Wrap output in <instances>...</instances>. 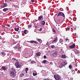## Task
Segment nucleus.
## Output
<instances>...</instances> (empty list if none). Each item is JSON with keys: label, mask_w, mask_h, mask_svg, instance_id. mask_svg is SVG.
<instances>
[{"label": "nucleus", "mask_w": 80, "mask_h": 80, "mask_svg": "<svg viewBox=\"0 0 80 80\" xmlns=\"http://www.w3.org/2000/svg\"><path fill=\"white\" fill-rule=\"evenodd\" d=\"M16 60L15 58H14V60Z\"/></svg>", "instance_id": "nucleus-63"}, {"label": "nucleus", "mask_w": 80, "mask_h": 80, "mask_svg": "<svg viewBox=\"0 0 80 80\" xmlns=\"http://www.w3.org/2000/svg\"><path fill=\"white\" fill-rule=\"evenodd\" d=\"M57 14H56L55 15L54 17V18L55 19V18L56 16H57Z\"/></svg>", "instance_id": "nucleus-43"}, {"label": "nucleus", "mask_w": 80, "mask_h": 80, "mask_svg": "<svg viewBox=\"0 0 80 80\" xmlns=\"http://www.w3.org/2000/svg\"><path fill=\"white\" fill-rule=\"evenodd\" d=\"M8 8H4L3 9V12H7V11L8 10Z\"/></svg>", "instance_id": "nucleus-18"}, {"label": "nucleus", "mask_w": 80, "mask_h": 80, "mask_svg": "<svg viewBox=\"0 0 80 80\" xmlns=\"http://www.w3.org/2000/svg\"><path fill=\"white\" fill-rule=\"evenodd\" d=\"M42 18H43V16L42 15L41 16H39L38 17V21L40 20H41Z\"/></svg>", "instance_id": "nucleus-15"}, {"label": "nucleus", "mask_w": 80, "mask_h": 80, "mask_svg": "<svg viewBox=\"0 0 80 80\" xmlns=\"http://www.w3.org/2000/svg\"><path fill=\"white\" fill-rule=\"evenodd\" d=\"M7 55H8H8H9V53L7 54Z\"/></svg>", "instance_id": "nucleus-55"}, {"label": "nucleus", "mask_w": 80, "mask_h": 80, "mask_svg": "<svg viewBox=\"0 0 80 80\" xmlns=\"http://www.w3.org/2000/svg\"><path fill=\"white\" fill-rule=\"evenodd\" d=\"M36 21V20H33V21H32V22H33V23H34V22H35Z\"/></svg>", "instance_id": "nucleus-40"}, {"label": "nucleus", "mask_w": 80, "mask_h": 80, "mask_svg": "<svg viewBox=\"0 0 80 80\" xmlns=\"http://www.w3.org/2000/svg\"><path fill=\"white\" fill-rule=\"evenodd\" d=\"M13 37H15V38H18V35H14L13 36Z\"/></svg>", "instance_id": "nucleus-21"}, {"label": "nucleus", "mask_w": 80, "mask_h": 80, "mask_svg": "<svg viewBox=\"0 0 80 80\" xmlns=\"http://www.w3.org/2000/svg\"><path fill=\"white\" fill-rule=\"evenodd\" d=\"M11 34H13V33L12 32V33H11Z\"/></svg>", "instance_id": "nucleus-61"}, {"label": "nucleus", "mask_w": 80, "mask_h": 80, "mask_svg": "<svg viewBox=\"0 0 80 80\" xmlns=\"http://www.w3.org/2000/svg\"><path fill=\"white\" fill-rule=\"evenodd\" d=\"M51 47V48H53V46H52Z\"/></svg>", "instance_id": "nucleus-50"}, {"label": "nucleus", "mask_w": 80, "mask_h": 80, "mask_svg": "<svg viewBox=\"0 0 80 80\" xmlns=\"http://www.w3.org/2000/svg\"><path fill=\"white\" fill-rule=\"evenodd\" d=\"M50 65H53V63H52V62H51L50 63Z\"/></svg>", "instance_id": "nucleus-42"}, {"label": "nucleus", "mask_w": 80, "mask_h": 80, "mask_svg": "<svg viewBox=\"0 0 80 80\" xmlns=\"http://www.w3.org/2000/svg\"><path fill=\"white\" fill-rule=\"evenodd\" d=\"M58 41V38L57 37H56V38L53 40V42H52V43H56Z\"/></svg>", "instance_id": "nucleus-7"}, {"label": "nucleus", "mask_w": 80, "mask_h": 80, "mask_svg": "<svg viewBox=\"0 0 80 80\" xmlns=\"http://www.w3.org/2000/svg\"><path fill=\"white\" fill-rule=\"evenodd\" d=\"M67 62H63L62 63V65L64 67H65V65H67Z\"/></svg>", "instance_id": "nucleus-13"}, {"label": "nucleus", "mask_w": 80, "mask_h": 80, "mask_svg": "<svg viewBox=\"0 0 80 80\" xmlns=\"http://www.w3.org/2000/svg\"><path fill=\"white\" fill-rule=\"evenodd\" d=\"M66 29L67 30H70V28L69 27H68L66 28Z\"/></svg>", "instance_id": "nucleus-33"}, {"label": "nucleus", "mask_w": 80, "mask_h": 80, "mask_svg": "<svg viewBox=\"0 0 80 80\" xmlns=\"http://www.w3.org/2000/svg\"><path fill=\"white\" fill-rule=\"evenodd\" d=\"M75 66H76V67H77V65L76 64V65H75Z\"/></svg>", "instance_id": "nucleus-56"}, {"label": "nucleus", "mask_w": 80, "mask_h": 80, "mask_svg": "<svg viewBox=\"0 0 80 80\" xmlns=\"http://www.w3.org/2000/svg\"><path fill=\"white\" fill-rule=\"evenodd\" d=\"M61 22H62V19L60 18L57 21V24H60Z\"/></svg>", "instance_id": "nucleus-11"}, {"label": "nucleus", "mask_w": 80, "mask_h": 80, "mask_svg": "<svg viewBox=\"0 0 80 80\" xmlns=\"http://www.w3.org/2000/svg\"><path fill=\"white\" fill-rule=\"evenodd\" d=\"M2 27H3V28H5V25H2Z\"/></svg>", "instance_id": "nucleus-46"}, {"label": "nucleus", "mask_w": 80, "mask_h": 80, "mask_svg": "<svg viewBox=\"0 0 80 80\" xmlns=\"http://www.w3.org/2000/svg\"><path fill=\"white\" fill-rule=\"evenodd\" d=\"M33 75L34 76H35L36 75H37V73H33Z\"/></svg>", "instance_id": "nucleus-39"}, {"label": "nucleus", "mask_w": 80, "mask_h": 80, "mask_svg": "<svg viewBox=\"0 0 80 80\" xmlns=\"http://www.w3.org/2000/svg\"><path fill=\"white\" fill-rule=\"evenodd\" d=\"M78 70L77 69H75V71H77Z\"/></svg>", "instance_id": "nucleus-52"}, {"label": "nucleus", "mask_w": 80, "mask_h": 80, "mask_svg": "<svg viewBox=\"0 0 80 80\" xmlns=\"http://www.w3.org/2000/svg\"><path fill=\"white\" fill-rule=\"evenodd\" d=\"M63 42V40L61 39L60 40H59V42L61 43H62V42Z\"/></svg>", "instance_id": "nucleus-26"}, {"label": "nucleus", "mask_w": 80, "mask_h": 80, "mask_svg": "<svg viewBox=\"0 0 80 80\" xmlns=\"http://www.w3.org/2000/svg\"><path fill=\"white\" fill-rule=\"evenodd\" d=\"M1 53L2 54V55H4V52H1Z\"/></svg>", "instance_id": "nucleus-44"}, {"label": "nucleus", "mask_w": 80, "mask_h": 80, "mask_svg": "<svg viewBox=\"0 0 80 80\" xmlns=\"http://www.w3.org/2000/svg\"><path fill=\"white\" fill-rule=\"evenodd\" d=\"M3 38L2 36L0 37V40H3Z\"/></svg>", "instance_id": "nucleus-36"}, {"label": "nucleus", "mask_w": 80, "mask_h": 80, "mask_svg": "<svg viewBox=\"0 0 80 80\" xmlns=\"http://www.w3.org/2000/svg\"><path fill=\"white\" fill-rule=\"evenodd\" d=\"M10 74L11 77H15V74L13 71H11L10 73Z\"/></svg>", "instance_id": "nucleus-6"}, {"label": "nucleus", "mask_w": 80, "mask_h": 80, "mask_svg": "<svg viewBox=\"0 0 80 80\" xmlns=\"http://www.w3.org/2000/svg\"><path fill=\"white\" fill-rule=\"evenodd\" d=\"M15 65L16 68H20L21 67V66L20 65H19L18 62H17L15 64Z\"/></svg>", "instance_id": "nucleus-5"}, {"label": "nucleus", "mask_w": 80, "mask_h": 80, "mask_svg": "<svg viewBox=\"0 0 80 80\" xmlns=\"http://www.w3.org/2000/svg\"><path fill=\"white\" fill-rule=\"evenodd\" d=\"M61 58H67V56L65 54H63L62 55Z\"/></svg>", "instance_id": "nucleus-14"}, {"label": "nucleus", "mask_w": 80, "mask_h": 80, "mask_svg": "<svg viewBox=\"0 0 80 80\" xmlns=\"http://www.w3.org/2000/svg\"><path fill=\"white\" fill-rule=\"evenodd\" d=\"M45 22L44 21H42L41 22V24L42 25H45Z\"/></svg>", "instance_id": "nucleus-16"}, {"label": "nucleus", "mask_w": 80, "mask_h": 80, "mask_svg": "<svg viewBox=\"0 0 80 80\" xmlns=\"http://www.w3.org/2000/svg\"><path fill=\"white\" fill-rule=\"evenodd\" d=\"M7 5V4L6 3H4L3 4L2 6H1V8H5V7H6Z\"/></svg>", "instance_id": "nucleus-8"}, {"label": "nucleus", "mask_w": 80, "mask_h": 80, "mask_svg": "<svg viewBox=\"0 0 80 80\" xmlns=\"http://www.w3.org/2000/svg\"><path fill=\"white\" fill-rule=\"evenodd\" d=\"M59 16H62V17H64V18H65V14H64V13H63V12H59V13L57 16V17H59Z\"/></svg>", "instance_id": "nucleus-2"}, {"label": "nucleus", "mask_w": 80, "mask_h": 80, "mask_svg": "<svg viewBox=\"0 0 80 80\" xmlns=\"http://www.w3.org/2000/svg\"><path fill=\"white\" fill-rule=\"evenodd\" d=\"M61 50H62V48H61Z\"/></svg>", "instance_id": "nucleus-58"}, {"label": "nucleus", "mask_w": 80, "mask_h": 80, "mask_svg": "<svg viewBox=\"0 0 80 80\" xmlns=\"http://www.w3.org/2000/svg\"><path fill=\"white\" fill-rule=\"evenodd\" d=\"M32 2H34V0H31Z\"/></svg>", "instance_id": "nucleus-48"}, {"label": "nucleus", "mask_w": 80, "mask_h": 80, "mask_svg": "<svg viewBox=\"0 0 80 80\" xmlns=\"http://www.w3.org/2000/svg\"><path fill=\"white\" fill-rule=\"evenodd\" d=\"M58 52L56 51L55 52L52 54V55L53 57H56L57 55Z\"/></svg>", "instance_id": "nucleus-10"}, {"label": "nucleus", "mask_w": 80, "mask_h": 80, "mask_svg": "<svg viewBox=\"0 0 80 80\" xmlns=\"http://www.w3.org/2000/svg\"><path fill=\"white\" fill-rule=\"evenodd\" d=\"M12 70L13 71H14V72H16V70H15V69H14V68H12Z\"/></svg>", "instance_id": "nucleus-30"}, {"label": "nucleus", "mask_w": 80, "mask_h": 80, "mask_svg": "<svg viewBox=\"0 0 80 80\" xmlns=\"http://www.w3.org/2000/svg\"><path fill=\"white\" fill-rule=\"evenodd\" d=\"M79 73V72H77V73Z\"/></svg>", "instance_id": "nucleus-62"}, {"label": "nucleus", "mask_w": 80, "mask_h": 80, "mask_svg": "<svg viewBox=\"0 0 80 80\" xmlns=\"http://www.w3.org/2000/svg\"><path fill=\"white\" fill-rule=\"evenodd\" d=\"M63 67V66L61 64L59 66V68H62V67Z\"/></svg>", "instance_id": "nucleus-31"}, {"label": "nucleus", "mask_w": 80, "mask_h": 80, "mask_svg": "<svg viewBox=\"0 0 80 80\" xmlns=\"http://www.w3.org/2000/svg\"><path fill=\"white\" fill-rule=\"evenodd\" d=\"M66 41L67 42H69V39H68V38H67L66 39Z\"/></svg>", "instance_id": "nucleus-35"}, {"label": "nucleus", "mask_w": 80, "mask_h": 80, "mask_svg": "<svg viewBox=\"0 0 80 80\" xmlns=\"http://www.w3.org/2000/svg\"><path fill=\"white\" fill-rule=\"evenodd\" d=\"M46 62H47V60H44L42 61V63H46Z\"/></svg>", "instance_id": "nucleus-28"}, {"label": "nucleus", "mask_w": 80, "mask_h": 80, "mask_svg": "<svg viewBox=\"0 0 80 80\" xmlns=\"http://www.w3.org/2000/svg\"><path fill=\"white\" fill-rule=\"evenodd\" d=\"M31 63H32V64L33 63H36V62L34 61H32L31 62Z\"/></svg>", "instance_id": "nucleus-29"}, {"label": "nucleus", "mask_w": 80, "mask_h": 80, "mask_svg": "<svg viewBox=\"0 0 80 80\" xmlns=\"http://www.w3.org/2000/svg\"><path fill=\"white\" fill-rule=\"evenodd\" d=\"M58 30H59V29H60V28H58Z\"/></svg>", "instance_id": "nucleus-60"}, {"label": "nucleus", "mask_w": 80, "mask_h": 80, "mask_svg": "<svg viewBox=\"0 0 80 80\" xmlns=\"http://www.w3.org/2000/svg\"><path fill=\"white\" fill-rule=\"evenodd\" d=\"M75 53L76 54H77L78 53H79V50H76Z\"/></svg>", "instance_id": "nucleus-25"}, {"label": "nucleus", "mask_w": 80, "mask_h": 80, "mask_svg": "<svg viewBox=\"0 0 80 80\" xmlns=\"http://www.w3.org/2000/svg\"><path fill=\"white\" fill-rule=\"evenodd\" d=\"M12 22H14V21H13V20H12Z\"/></svg>", "instance_id": "nucleus-51"}, {"label": "nucleus", "mask_w": 80, "mask_h": 80, "mask_svg": "<svg viewBox=\"0 0 80 80\" xmlns=\"http://www.w3.org/2000/svg\"><path fill=\"white\" fill-rule=\"evenodd\" d=\"M46 63L47 64H48V63H49V62H48L46 60Z\"/></svg>", "instance_id": "nucleus-41"}, {"label": "nucleus", "mask_w": 80, "mask_h": 80, "mask_svg": "<svg viewBox=\"0 0 80 80\" xmlns=\"http://www.w3.org/2000/svg\"><path fill=\"white\" fill-rule=\"evenodd\" d=\"M22 33L24 32V34H27V30H24V32L23 31H22Z\"/></svg>", "instance_id": "nucleus-22"}, {"label": "nucleus", "mask_w": 80, "mask_h": 80, "mask_svg": "<svg viewBox=\"0 0 80 80\" xmlns=\"http://www.w3.org/2000/svg\"><path fill=\"white\" fill-rule=\"evenodd\" d=\"M54 77L56 80H60V77L57 75H54Z\"/></svg>", "instance_id": "nucleus-3"}, {"label": "nucleus", "mask_w": 80, "mask_h": 80, "mask_svg": "<svg viewBox=\"0 0 80 80\" xmlns=\"http://www.w3.org/2000/svg\"><path fill=\"white\" fill-rule=\"evenodd\" d=\"M41 55V53L40 52H38L36 54L37 56H40Z\"/></svg>", "instance_id": "nucleus-19"}, {"label": "nucleus", "mask_w": 80, "mask_h": 80, "mask_svg": "<svg viewBox=\"0 0 80 80\" xmlns=\"http://www.w3.org/2000/svg\"><path fill=\"white\" fill-rule=\"evenodd\" d=\"M39 31H42V28H40L39 29Z\"/></svg>", "instance_id": "nucleus-47"}, {"label": "nucleus", "mask_w": 80, "mask_h": 80, "mask_svg": "<svg viewBox=\"0 0 80 80\" xmlns=\"http://www.w3.org/2000/svg\"><path fill=\"white\" fill-rule=\"evenodd\" d=\"M52 32H54V33H55V32H56V31H55V30H54V29H53L52 30Z\"/></svg>", "instance_id": "nucleus-38"}, {"label": "nucleus", "mask_w": 80, "mask_h": 80, "mask_svg": "<svg viewBox=\"0 0 80 80\" xmlns=\"http://www.w3.org/2000/svg\"><path fill=\"white\" fill-rule=\"evenodd\" d=\"M58 26H60V25L58 24Z\"/></svg>", "instance_id": "nucleus-64"}, {"label": "nucleus", "mask_w": 80, "mask_h": 80, "mask_svg": "<svg viewBox=\"0 0 80 80\" xmlns=\"http://www.w3.org/2000/svg\"><path fill=\"white\" fill-rule=\"evenodd\" d=\"M40 67H42V66H40Z\"/></svg>", "instance_id": "nucleus-54"}, {"label": "nucleus", "mask_w": 80, "mask_h": 80, "mask_svg": "<svg viewBox=\"0 0 80 80\" xmlns=\"http://www.w3.org/2000/svg\"><path fill=\"white\" fill-rule=\"evenodd\" d=\"M31 27H35V24L33 23V22H32L31 23V24L29 25L28 26V28H30Z\"/></svg>", "instance_id": "nucleus-4"}, {"label": "nucleus", "mask_w": 80, "mask_h": 80, "mask_svg": "<svg viewBox=\"0 0 80 80\" xmlns=\"http://www.w3.org/2000/svg\"><path fill=\"white\" fill-rule=\"evenodd\" d=\"M29 42H30L31 43H38V42L34 41H30Z\"/></svg>", "instance_id": "nucleus-12"}, {"label": "nucleus", "mask_w": 80, "mask_h": 80, "mask_svg": "<svg viewBox=\"0 0 80 80\" xmlns=\"http://www.w3.org/2000/svg\"><path fill=\"white\" fill-rule=\"evenodd\" d=\"M25 71H26V73H27V72H28V68H26L25 69Z\"/></svg>", "instance_id": "nucleus-27"}, {"label": "nucleus", "mask_w": 80, "mask_h": 80, "mask_svg": "<svg viewBox=\"0 0 80 80\" xmlns=\"http://www.w3.org/2000/svg\"><path fill=\"white\" fill-rule=\"evenodd\" d=\"M69 68H70V69H71L72 68V66L71 65H69Z\"/></svg>", "instance_id": "nucleus-34"}, {"label": "nucleus", "mask_w": 80, "mask_h": 80, "mask_svg": "<svg viewBox=\"0 0 80 80\" xmlns=\"http://www.w3.org/2000/svg\"><path fill=\"white\" fill-rule=\"evenodd\" d=\"M44 58L46 59L47 58V57H46V56L44 55L43 56Z\"/></svg>", "instance_id": "nucleus-37"}, {"label": "nucleus", "mask_w": 80, "mask_h": 80, "mask_svg": "<svg viewBox=\"0 0 80 80\" xmlns=\"http://www.w3.org/2000/svg\"><path fill=\"white\" fill-rule=\"evenodd\" d=\"M23 80H27V79H24Z\"/></svg>", "instance_id": "nucleus-53"}, {"label": "nucleus", "mask_w": 80, "mask_h": 80, "mask_svg": "<svg viewBox=\"0 0 80 80\" xmlns=\"http://www.w3.org/2000/svg\"><path fill=\"white\" fill-rule=\"evenodd\" d=\"M8 27H10V24H8Z\"/></svg>", "instance_id": "nucleus-45"}, {"label": "nucleus", "mask_w": 80, "mask_h": 80, "mask_svg": "<svg viewBox=\"0 0 80 80\" xmlns=\"http://www.w3.org/2000/svg\"><path fill=\"white\" fill-rule=\"evenodd\" d=\"M72 74H75V70H72Z\"/></svg>", "instance_id": "nucleus-32"}, {"label": "nucleus", "mask_w": 80, "mask_h": 80, "mask_svg": "<svg viewBox=\"0 0 80 80\" xmlns=\"http://www.w3.org/2000/svg\"><path fill=\"white\" fill-rule=\"evenodd\" d=\"M44 80H50V79H45Z\"/></svg>", "instance_id": "nucleus-49"}, {"label": "nucleus", "mask_w": 80, "mask_h": 80, "mask_svg": "<svg viewBox=\"0 0 80 80\" xmlns=\"http://www.w3.org/2000/svg\"><path fill=\"white\" fill-rule=\"evenodd\" d=\"M24 75H25V74H24L21 73V74H20L19 77H23Z\"/></svg>", "instance_id": "nucleus-17"}, {"label": "nucleus", "mask_w": 80, "mask_h": 80, "mask_svg": "<svg viewBox=\"0 0 80 80\" xmlns=\"http://www.w3.org/2000/svg\"><path fill=\"white\" fill-rule=\"evenodd\" d=\"M37 41H38L39 42H40L41 43H42V40L40 39H38Z\"/></svg>", "instance_id": "nucleus-24"}, {"label": "nucleus", "mask_w": 80, "mask_h": 80, "mask_svg": "<svg viewBox=\"0 0 80 80\" xmlns=\"http://www.w3.org/2000/svg\"><path fill=\"white\" fill-rule=\"evenodd\" d=\"M13 48L15 49L17 48L18 51L19 52L22 49V47L20 46V44L18 43L15 46L13 47Z\"/></svg>", "instance_id": "nucleus-1"}, {"label": "nucleus", "mask_w": 80, "mask_h": 80, "mask_svg": "<svg viewBox=\"0 0 80 80\" xmlns=\"http://www.w3.org/2000/svg\"><path fill=\"white\" fill-rule=\"evenodd\" d=\"M14 30L15 31L17 32L18 31V30H19V28L18 27L17 28H14Z\"/></svg>", "instance_id": "nucleus-23"}, {"label": "nucleus", "mask_w": 80, "mask_h": 80, "mask_svg": "<svg viewBox=\"0 0 80 80\" xmlns=\"http://www.w3.org/2000/svg\"><path fill=\"white\" fill-rule=\"evenodd\" d=\"M35 28H37V26H35Z\"/></svg>", "instance_id": "nucleus-59"}, {"label": "nucleus", "mask_w": 80, "mask_h": 80, "mask_svg": "<svg viewBox=\"0 0 80 80\" xmlns=\"http://www.w3.org/2000/svg\"><path fill=\"white\" fill-rule=\"evenodd\" d=\"M75 47V45L73 44L72 45L69 46V48H74Z\"/></svg>", "instance_id": "nucleus-9"}, {"label": "nucleus", "mask_w": 80, "mask_h": 80, "mask_svg": "<svg viewBox=\"0 0 80 80\" xmlns=\"http://www.w3.org/2000/svg\"><path fill=\"white\" fill-rule=\"evenodd\" d=\"M78 72H80V70H78Z\"/></svg>", "instance_id": "nucleus-57"}, {"label": "nucleus", "mask_w": 80, "mask_h": 80, "mask_svg": "<svg viewBox=\"0 0 80 80\" xmlns=\"http://www.w3.org/2000/svg\"><path fill=\"white\" fill-rule=\"evenodd\" d=\"M2 68L3 69V70H7V68H5L4 66L2 67Z\"/></svg>", "instance_id": "nucleus-20"}]
</instances>
